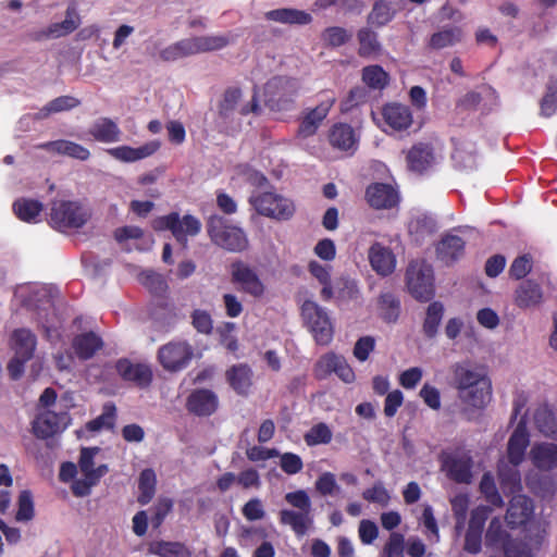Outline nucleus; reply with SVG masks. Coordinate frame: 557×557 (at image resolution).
I'll use <instances>...</instances> for the list:
<instances>
[{
	"label": "nucleus",
	"mask_w": 557,
	"mask_h": 557,
	"mask_svg": "<svg viewBox=\"0 0 557 557\" xmlns=\"http://www.w3.org/2000/svg\"><path fill=\"white\" fill-rule=\"evenodd\" d=\"M226 380L239 395H247L252 385V370L249 366L239 363L226 371Z\"/></svg>",
	"instance_id": "obj_31"
},
{
	"label": "nucleus",
	"mask_w": 557,
	"mask_h": 557,
	"mask_svg": "<svg viewBox=\"0 0 557 557\" xmlns=\"http://www.w3.org/2000/svg\"><path fill=\"white\" fill-rule=\"evenodd\" d=\"M199 53L223 49L233 41L230 34L208 35L196 37Z\"/></svg>",
	"instance_id": "obj_48"
},
{
	"label": "nucleus",
	"mask_w": 557,
	"mask_h": 557,
	"mask_svg": "<svg viewBox=\"0 0 557 557\" xmlns=\"http://www.w3.org/2000/svg\"><path fill=\"white\" fill-rule=\"evenodd\" d=\"M530 459L535 468L548 471L557 468V445L536 443L530 450Z\"/></svg>",
	"instance_id": "obj_28"
},
{
	"label": "nucleus",
	"mask_w": 557,
	"mask_h": 557,
	"mask_svg": "<svg viewBox=\"0 0 557 557\" xmlns=\"http://www.w3.org/2000/svg\"><path fill=\"white\" fill-rule=\"evenodd\" d=\"M434 227L435 224L433 219L422 213L413 215L408 224L409 233L413 235L417 240L431 234L434 231Z\"/></svg>",
	"instance_id": "obj_50"
},
{
	"label": "nucleus",
	"mask_w": 557,
	"mask_h": 557,
	"mask_svg": "<svg viewBox=\"0 0 557 557\" xmlns=\"http://www.w3.org/2000/svg\"><path fill=\"white\" fill-rule=\"evenodd\" d=\"M88 134L97 141L104 144L117 143L122 138V131L117 123L109 117H99L95 120Z\"/></svg>",
	"instance_id": "obj_27"
},
{
	"label": "nucleus",
	"mask_w": 557,
	"mask_h": 557,
	"mask_svg": "<svg viewBox=\"0 0 557 557\" xmlns=\"http://www.w3.org/2000/svg\"><path fill=\"white\" fill-rule=\"evenodd\" d=\"M532 511V502L524 495H516L510 500V505L507 510V523L512 527L521 525L528 521Z\"/></svg>",
	"instance_id": "obj_33"
},
{
	"label": "nucleus",
	"mask_w": 557,
	"mask_h": 557,
	"mask_svg": "<svg viewBox=\"0 0 557 557\" xmlns=\"http://www.w3.org/2000/svg\"><path fill=\"white\" fill-rule=\"evenodd\" d=\"M70 423L71 418L66 411L39 409L32 429L36 437L45 440L63 432Z\"/></svg>",
	"instance_id": "obj_12"
},
{
	"label": "nucleus",
	"mask_w": 557,
	"mask_h": 557,
	"mask_svg": "<svg viewBox=\"0 0 557 557\" xmlns=\"http://www.w3.org/2000/svg\"><path fill=\"white\" fill-rule=\"evenodd\" d=\"M443 315L444 305L442 302L433 301L428 306L422 324V332L425 337L431 339L437 335Z\"/></svg>",
	"instance_id": "obj_39"
},
{
	"label": "nucleus",
	"mask_w": 557,
	"mask_h": 557,
	"mask_svg": "<svg viewBox=\"0 0 557 557\" xmlns=\"http://www.w3.org/2000/svg\"><path fill=\"white\" fill-rule=\"evenodd\" d=\"M42 148L49 151L57 152L59 154H64L71 158H75L78 160H87L90 156V152L87 148L83 147L79 144L70 140H55L50 141L42 145Z\"/></svg>",
	"instance_id": "obj_40"
},
{
	"label": "nucleus",
	"mask_w": 557,
	"mask_h": 557,
	"mask_svg": "<svg viewBox=\"0 0 557 557\" xmlns=\"http://www.w3.org/2000/svg\"><path fill=\"white\" fill-rule=\"evenodd\" d=\"M232 281L240 285V288L255 297L264 293V285L257 273L243 262H235L231 265Z\"/></svg>",
	"instance_id": "obj_15"
},
{
	"label": "nucleus",
	"mask_w": 557,
	"mask_h": 557,
	"mask_svg": "<svg viewBox=\"0 0 557 557\" xmlns=\"http://www.w3.org/2000/svg\"><path fill=\"white\" fill-rule=\"evenodd\" d=\"M366 199L372 208L380 210L394 208L399 201V196L392 185L374 183L367 188Z\"/></svg>",
	"instance_id": "obj_18"
},
{
	"label": "nucleus",
	"mask_w": 557,
	"mask_h": 557,
	"mask_svg": "<svg viewBox=\"0 0 557 557\" xmlns=\"http://www.w3.org/2000/svg\"><path fill=\"white\" fill-rule=\"evenodd\" d=\"M149 553L158 557H191V552L180 542H153L149 545Z\"/></svg>",
	"instance_id": "obj_43"
},
{
	"label": "nucleus",
	"mask_w": 557,
	"mask_h": 557,
	"mask_svg": "<svg viewBox=\"0 0 557 557\" xmlns=\"http://www.w3.org/2000/svg\"><path fill=\"white\" fill-rule=\"evenodd\" d=\"M99 453L98 447H84L81 450L78 466L73 462L61 465L59 478L62 482H72L71 490L75 496H88L91 488L108 473V466L97 460Z\"/></svg>",
	"instance_id": "obj_2"
},
{
	"label": "nucleus",
	"mask_w": 557,
	"mask_h": 557,
	"mask_svg": "<svg viewBox=\"0 0 557 557\" xmlns=\"http://www.w3.org/2000/svg\"><path fill=\"white\" fill-rule=\"evenodd\" d=\"M330 144L342 151L354 152L357 149L358 136L354 128L345 123L335 124L329 135Z\"/></svg>",
	"instance_id": "obj_29"
},
{
	"label": "nucleus",
	"mask_w": 557,
	"mask_h": 557,
	"mask_svg": "<svg viewBox=\"0 0 557 557\" xmlns=\"http://www.w3.org/2000/svg\"><path fill=\"white\" fill-rule=\"evenodd\" d=\"M161 144L159 140L148 141L139 147L119 146L108 149V153L117 161L132 163L146 159L156 153Z\"/></svg>",
	"instance_id": "obj_21"
},
{
	"label": "nucleus",
	"mask_w": 557,
	"mask_h": 557,
	"mask_svg": "<svg viewBox=\"0 0 557 557\" xmlns=\"http://www.w3.org/2000/svg\"><path fill=\"white\" fill-rule=\"evenodd\" d=\"M233 178H239L253 186H261L267 180L262 173L250 168L248 164H238L234 169Z\"/></svg>",
	"instance_id": "obj_56"
},
{
	"label": "nucleus",
	"mask_w": 557,
	"mask_h": 557,
	"mask_svg": "<svg viewBox=\"0 0 557 557\" xmlns=\"http://www.w3.org/2000/svg\"><path fill=\"white\" fill-rule=\"evenodd\" d=\"M313 252L321 262L331 263L336 257L335 243L330 238L321 239L315 244Z\"/></svg>",
	"instance_id": "obj_63"
},
{
	"label": "nucleus",
	"mask_w": 557,
	"mask_h": 557,
	"mask_svg": "<svg viewBox=\"0 0 557 557\" xmlns=\"http://www.w3.org/2000/svg\"><path fill=\"white\" fill-rule=\"evenodd\" d=\"M285 500L297 510L282 509L281 523L290 527L297 536H304L313 522L309 495L304 490L289 492L285 495Z\"/></svg>",
	"instance_id": "obj_4"
},
{
	"label": "nucleus",
	"mask_w": 557,
	"mask_h": 557,
	"mask_svg": "<svg viewBox=\"0 0 557 557\" xmlns=\"http://www.w3.org/2000/svg\"><path fill=\"white\" fill-rule=\"evenodd\" d=\"M454 380L467 414L484 409L492 400V381L483 368L456 364Z\"/></svg>",
	"instance_id": "obj_1"
},
{
	"label": "nucleus",
	"mask_w": 557,
	"mask_h": 557,
	"mask_svg": "<svg viewBox=\"0 0 557 557\" xmlns=\"http://www.w3.org/2000/svg\"><path fill=\"white\" fill-rule=\"evenodd\" d=\"M381 115L385 123L383 129L388 132H404L407 131L413 123L412 112L409 107L391 102L382 108Z\"/></svg>",
	"instance_id": "obj_14"
},
{
	"label": "nucleus",
	"mask_w": 557,
	"mask_h": 557,
	"mask_svg": "<svg viewBox=\"0 0 557 557\" xmlns=\"http://www.w3.org/2000/svg\"><path fill=\"white\" fill-rule=\"evenodd\" d=\"M173 508V500L169 497H159L153 507L151 522L154 527L161 525L165 517L171 512Z\"/></svg>",
	"instance_id": "obj_62"
},
{
	"label": "nucleus",
	"mask_w": 557,
	"mask_h": 557,
	"mask_svg": "<svg viewBox=\"0 0 557 557\" xmlns=\"http://www.w3.org/2000/svg\"><path fill=\"white\" fill-rule=\"evenodd\" d=\"M486 542L492 545L504 542L506 557H533L524 544L515 541H504V532L498 519L491 521L486 533Z\"/></svg>",
	"instance_id": "obj_20"
},
{
	"label": "nucleus",
	"mask_w": 557,
	"mask_h": 557,
	"mask_svg": "<svg viewBox=\"0 0 557 557\" xmlns=\"http://www.w3.org/2000/svg\"><path fill=\"white\" fill-rule=\"evenodd\" d=\"M258 109L255 96L249 101L244 102L243 94L239 89H230L225 92L221 102L220 114L224 117H228L236 112L246 115L251 112H258Z\"/></svg>",
	"instance_id": "obj_19"
},
{
	"label": "nucleus",
	"mask_w": 557,
	"mask_h": 557,
	"mask_svg": "<svg viewBox=\"0 0 557 557\" xmlns=\"http://www.w3.org/2000/svg\"><path fill=\"white\" fill-rule=\"evenodd\" d=\"M335 296L334 298L339 304H347L350 301H357L360 296L358 284L355 280L350 277H341L334 287Z\"/></svg>",
	"instance_id": "obj_46"
},
{
	"label": "nucleus",
	"mask_w": 557,
	"mask_h": 557,
	"mask_svg": "<svg viewBox=\"0 0 557 557\" xmlns=\"http://www.w3.org/2000/svg\"><path fill=\"white\" fill-rule=\"evenodd\" d=\"M332 440V431L324 423L312 426L305 435V441L309 446L327 444Z\"/></svg>",
	"instance_id": "obj_55"
},
{
	"label": "nucleus",
	"mask_w": 557,
	"mask_h": 557,
	"mask_svg": "<svg viewBox=\"0 0 557 557\" xmlns=\"http://www.w3.org/2000/svg\"><path fill=\"white\" fill-rule=\"evenodd\" d=\"M248 201L258 214L271 219L287 220L295 212L290 199L273 191H253Z\"/></svg>",
	"instance_id": "obj_7"
},
{
	"label": "nucleus",
	"mask_w": 557,
	"mask_h": 557,
	"mask_svg": "<svg viewBox=\"0 0 557 557\" xmlns=\"http://www.w3.org/2000/svg\"><path fill=\"white\" fill-rule=\"evenodd\" d=\"M157 475L152 469H145L138 480V503L147 505L156 494Z\"/></svg>",
	"instance_id": "obj_47"
},
{
	"label": "nucleus",
	"mask_w": 557,
	"mask_h": 557,
	"mask_svg": "<svg viewBox=\"0 0 557 557\" xmlns=\"http://www.w3.org/2000/svg\"><path fill=\"white\" fill-rule=\"evenodd\" d=\"M494 90L490 87H481L479 90L466 94L459 101V106L465 109H474L479 107L483 98L492 97Z\"/></svg>",
	"instance_id": "obj_60"
},
{
	"label": "nucleus",
	"mask_w": 557,
	"mask_h": 557,
	"mask_svg": "<svg viewBox=\"0 0 557 557\" xmlns=\"http://www.w3.org/2000/svg\"><path fill=\"white\" fill-rule=\"evenodd\" d=\"M362 81L373 89H383L388 84V74L379 65L366 66Z\"/></svg>",
	"instance_id": "obj_49"
},
{
	"label": "nucleus",
	"mask_w": 557,
	"mask_h": 557,
	"mask_svg": "<svg viewBox=\"0 0 557 557\" xmlns=\"http://www.w3.org/2000/svg\"><path fill=\"white\" fill-rule=\"evenodd\" d=\"M81 24V17L74 8L66 10L65 18L60 23H53L42 32L47 38H60L74 32Z\"/></svg>",
	"instance_id": "obj_38"
},
{
	"label": "nucleus",
	"mask_w": 557,
	"mask_h": 557,
	"mask_svg": "<svg viewBox=\"0 0 557 557\" xmlns=\"http://www.w3.org/2000/svg\"><path fill=\"white\" fill-rule=\"evenodd\" d=\"M341 357V355H336L334 352H327L321 356L314 367L315 376L319 379H325L331 373H335Z\"/></svg>",
	"instance_id": "obj_52"
},
{
	"label": "nucleus",
	"mask_w": 557,
	"mask_h": 557,
	"mask_svg": "<svg viewBox=\"0 0 557 557\" xmlns=\"http://www.w3.org/2000/svg\"><path fill=\"white\" fill-rule=\"evenodd\" d=\"M543 300L541 287L531 282L521 283L515 290L513 301L521 309H529L539 306Z\"/></svg>",
	"instance_id": "obj_30"
},
{
	"label": "nucleus",
	"mask_w": 557,
	"mask_h": 557,
	"mask_svg": "<svg viewBox=\"0 0 557 557\" xmlns=\"http://www.w3.org/2000/svg\"><path fill=\"white\" fill-rule=\"evenodd\" d=\"M453 159L455 164L463 170H472L478 165L475 146L470 141H463L456 146Z\"/></svg>",
	"instance_id": "obj_44"
},
{
	"label": "nucleus",
	"mask_w": 557,
	"mask_h": 557,
	"mask_svg": "<svg viewBox=\"0 0 557 557\" xmlns=\"http://www.w3.org/2000/svg\"><path fill=\"white\" fill-rule=\"evenodd\" d=\"M208 232L214 244L230 251H242L248 245L244 231L238 226L227 224L221 216L210 218Z\"/></svg>",
	"instance_id": "obj_8"
},
{
	"label": "nucleus",
	"mask_w": 557,
	"mask_h": 557,
	"mask_svg": "<svg viewBox=\"0 0 557 557\" xmlns=\"http://www.w3.org/2000/svg\"><path fill=\"white\" fill-rule=\"evenodd\" d=\"M404 535L393 532L383 549L384 557H404Z\"/></svg>",
	"instance_id": "obj_64"
},
{
	"label": "nucleus",
	"mask_w": 557,
	"mask_h": 557,
	"mask_svg": "<svg viewBox=\"0 0 557 557\" xmlns=\"http://www.w3.org/2000/svg\"><path fill=\"white\" fill-rule=\"evenodd\" d=\"M13 209L17 218L27 223L41 220L42 203L38 200L22 198L14 202Z\"/></svg>",
	"instance_id": "obj_41"
},
{
	"label": "nucleus",
	"mask_w": 557,
	"mask_h": 557,
	"mask_svg": "<svg viewBox=\"0 0 557 557\" xmlns=\"http://www.w3.org/2000/svg\"><path fill=\"white\" fill-rule=\"evenodd\" d=\"M369 261L372 269L382 276L392 274L396 268L394 252L380 243H375L370 247Z\"/></svg>",
	"instance_id": "obj_25"
},
{
	"label": "nucleus",
	"mask_w": 557,
	"mask_h": 557,
	"mask_svg": "<svg viewBox=\"0 0 557 557\" xmlns=\"http://www.w3.org/2000/svg\"><path fill=\"white\" fill-rule=\"evenodd\" d=\"M35 517L33 496L29 491H23L18 495L15 520L21 523L29 522Z\"/></svg>",
	"instance_id": "obj_51"
},
{
	"label": "nucleus",
	"mask_w": 557,
	"mask_h": 557,
	"mask_svg": "<svg viewBox=\"0 0 557 557\" xmlns=\"http://www.w3.org/2000/svg\"><path fill=\"white\" fill-rule=\"evenodd\" d=\"M466 34V28L462 25L444 26L430 36L426 48L432 51L451 48L461 44Z\"/></svg>",
	"instance_id": "obj_16"
},
{
	"label": "nucleus",
	"mask_w": 557,
	"mask_h": 557,
	"mask_svg": "<svg viewBox=\"0 0 557 557\" xmlns=\"http://www.w3.org/2000/svg\"><path fill=\"white\" fill-rule=\"evenodd\" d=\"M406 286L410 295L419 301H429L435 293L433 268L425 260L409 263L406 271Z\"/></svg>",
	"instance_id": "obj_6"
},
{
	"label": "nucleus",
	"mask_w": 557,
	"mask_h": 557,
	"mask_svg": "<svg viewBox=\"0 0 557 557\" xmlns=\"http://www.w3.org/2000/svg\"><path fill=\"white\" fill-rule=\"evenodd\" d=\"M530 445V435L525 423L520 421L511 433L507 444V459L512 466L509 468L505 463L498 467V476L504 486L513 492L520 488V473L517 467L522 463L525 458L527 448Z\"/></svg>",
	"instance_id": "obj_3"
},
{
	"label": "nucleus",
	"mask_w": 557,
	"mask_h": 557,
	"mask_svg": "<svg viewBox=\"0 0 557 557\" xmlns=\"http://www.w3.org/2000/svg\"><path fill=\"white\" fill-rule=\"evenodd\" d=\"M304 322L319 344H327L333 337V324L327 311L313 300H307L301 306Z\"/></svg>",
	"instance_id": "obj_9"
},
{
	"label": "nucleus",
	"mask_w": 557,
	"mask_h": 557,
	"mask_svg": "<svg viewBox=\"0 0 557 557\" xmlns=\"http://www.w3.org/2000/svg\"><path fill=\"white\" fill-rule=\"evenodd\" d=\"M198 53L196 37H189L165 47L161 50L160 57L164 61L173 62Z\"/></svg>",
	"instance_id": "obj_34"
},
{
	"label": "nucleus",
	"mask_w": 557,
	"mask_h": 557,
	"mask_svg": "<svg viewBox=\"0 0 557 557\" xmlns=\"http://www.w3.org/2000/svg\"><path fill=\"white\" fill-rule=\"evenodd\" d=\"M72 347L78 359L87 360L102 347V341L95 333H85L73 339Z\"/></svg>",
	"instance_id": "obj_36"
},
{
	"label": "nucleus",
	"mask_w": 557,
	"mask_h": 557,
	"mask_svg": "<svg viewBox=\"0 0 557 557\" xmlns=\"http://www.w3.org/2000/svg\"><path fill=\"white\" fill-rule=\"evenodd\" d=\"M534 423L543 435L557 438V414L547 406H541L535 410Z\"/></svg>",
	"instance_id": "obj_42"
},
{
	"label": "nucleus",
	"mask_w": 557,
	"mask_h": 557,
	"mask_svg": "<svg viewBox=\"0 0 557 557\" xmlns=\"http://www.w3.org/2000/svg\"><path fill=\"white\" fill-rule=\"evenodd\" d=\"M471 458L468 455L449 458L444 462V469L447 474L455 481L469 483L471 480Z\"/></svg>",
	"instance_id": "obj_37"
},
{
	"label": "nucleus",
	"mask_w": 557,
	"mask_h": 557,
	"mask_svg": "<svg viewBox=\"0 0 557 557\" xmlns=\"http://www.w3.org/2000/svg\"><path fill=\"white\" fill-rule=\"evenodd\" d=\"M406 161L411 171L422 173L431 169L436 163L437 158L431 146L417 144L407 151Z\"/></svg>",
	"instance_id": "obj_26"
},
{
	"label": "nucleus",
	"mask_w": 557,
	"mask_h": 557,
	"mask_svg": "<svg viewBox=\"0 0 557 557\" xmlns=\"http://www.w3.org/2000/svg\"><path fill=\"white\" fill-rule=\"evenodd\" d=\"M360 48L359 53L361 55H372L380 50V45L376 40V36L369 29H362L358 34Z\"/></svg>",
	"instance_id": "obj_59"
},
{
	"label": "nucleus",
	"mask_w": 557,
	"mask_h": 557,
	"mask_svg": "<svg viewBox=\"0 0 557 557\" xmlns=\"http://www.w3.org/2000/svg\"><path fill=\"white\" fill-rule=\"evenodd\" d=\"M463 249V239L457 235L448 234L437 244L436 255L442 262L449 264L462 256Z\"/></svg>",
	"instance_id": "obj_32"
},
{
	"label": "nucleus",
	"mask_w": 557,
	"mask_h": 557,
	"mask_svg": "<svg viewBox=\"0 0 557 557\" xmlns=\"http://www.w3.org/2000/svg\"><path fill=\"white\" fill-rule=\"evenodd\" d=\"M11 347L18 358L29 360L36 348V336L29 330H16L11 337Z\"/></svg>",
	"instance_id": "obj_35"
},
{
	"label": "nucleus",
	"mask_w": 557,
	"mask_h": 557,
	"mask_svg": "<svg viewBox=\"0 0 557 557\" xmlns=\"http://www.w3.org/2000/svg\"><path fill=\"white\" fill-rule=\"evenodd\" d=\"M334 103V96H325L314 109L310 110L305 115L298 129V136L307 138L315 134L321 122L326 117Z\"/></svg>",
	"instance_id": "obj_17"
},
{
	"label": "nucleus",
	"mask_w": 557,
	"mask_h": 557,
	"mask_svg": "<svg viewBox=\"0 0 557 557\" xmlns=\"http://www.w3.org/2000/svg\"><path fill=\"white\" fill-rule=\"evenodd\" d=\"M153 227L159 231L170 230L175 239L185 247L188 238L199 234L201 222L189 214L180 216L178 213H171L154 220Z\"/></svg>",
	"instance_id": "obj_10"
},
{
	"label": "nucleus",
	"mask_w": 557,
	"mask_h": 557,
	"mask_svg": "<svg viewBox=\"0 0 557 557\" xmlns=\"http://www.w3.org/2000/svg\"><path fill=\"white\" fill-rule=\"evenodd\" d=\"M315 488L323 496H334L339 492L335 475L331 472H324L318 478Z\"/></svg>",
	"instance_id": "obj_61"
},
{
	"label": "nucleus",
	"mask_w": 557,
	"mask_h": 557,
	"mask_svg": "<svg viewBox=\"0 0 557 557\" xmlns=\"http://www.w3.org/2000/svg\"><path fill=\"white\" fill-rule=\"evenodd\" d=\"M115 408L112 405L104 406L101 416L87 423L86 429L90 432H97L102 429H110L114 423Z\"/></svg>",
	"instance_id": "obj_58"
},
{
	"label": "nucleus",
	"mask_w": 557,
	"mask_h": 557,
	"mask_svg": "<svg viewBox=\"0 0 557 557\" xmlns=\"http://www.w3.org/2000/svg\"><path fill=\"white\" fill-rule=\"evenodd\" d=\"M299 84L288 77H273L263 87L265 103L272 110H281L297 94Z\"/></svg>",
	"instance_id": "obj_11"
},
{
	"label": "nucleus",
	"mask_w": 557,
	"mask_h": 557,
	"mask_svg": "<svg viewBox=\"0 0 557 557\" xmlns=\"http://www.w3.org/2000/svg\"><path fill=\"white\" fill-rule=\"evenodd\" d=\"M368 92L363 87H354L341 102V110L349 112L367 101Z\"/></svg>",
	"instance_id": "obj_57"
},
{
	"label": "nucleus",
	"mask_w": 557,
	"mask_h": 557,
	"mask_svg": "<svg viewBox=\"0 0 557 557\" xmlns=\"http://www.w3.org/2000/svg\"><path fill=\"white\" fill-rule=\"evenodd\" d=\"M268 20L289 24H308L311 21L309 13L293 9H278L269 11L265 14Z\"/></svg>",
	"instance_id": "obj_45"
},
{
	"label": "nucleus",
	"mask_w": 557,
	"mask_h": 557,
	"mask_svg": "<svg viewBox=\"0 0 557 557\" xmlns=\"http://www.w3.org/2000/svg\"><path fill=\"white\" fill-rule=\"evenodd\" d=\"M307 270L310 276L321 285L320 296L322 300L330 301L334 299L335 290L332 285V264L319 260H310Z\"/></svg>",
	"instance_id": "obj_23"
},
{
	"label": "nucleus",
	"mask_w": 557,
	"mask_h": 557,
	"mask_svg": "<svg viewBox=\"0 0 557 557\" xmlns=\"http://www.w3.org/2000/svg\"><path fill=\"white\" fill-rule=\"evenodd\" d=\"M218 406L219 399L215 393L205 388L194 391L186 401L187 410L199 417L214 413Z\"/></svg>",
	"instance_id": "obj_24"
},
{
	"label": "nucleus",
	"mask_w": 557,
	"mask_h": 557,
	"mask_svg": "<svg viewBox=\"0 0 557 557\" xmlns=\"http://www.w3.org/2000/svg\"><path fill=\"white\" fill-rule=\"evenodd\" d=\"M78 106V100L74 97L63 96L50 101L38 113L39 117H47L51 113H57L65 110L73 109Z\"/></svg>",
	"instance_id": "obj_53"
},
{
	"label": "nucleus",
	"mask_w": 557,
	"mask_h": 557,
	"mask_svg": "<svg viewBox=\"0 0 557 557\" xmlns=\"http://www.w3.org/2000/svg\"><path fill=\"white\" fill-rule=\"evenodd\" d=\"M90 215V210L78 201L55 200L51 205L49 224L65 233L83 227Z\"/></svg>",
	"instance_id": "obj_5"
},
{
	"label": "nucleus",
	"mask_w": 557,
	"mask_h": 557,
	"mask_svg": "<svg viewBox=\"0 0 557 557\" xmlns=\"http://www.w3.org/2000/svg\"><path fill=\"white\" fill-rule=\"evenodd\" d=\"M193 357V349L188 343L175 341L159 348L158 359L168 371H180L184 369Z\"/></svg>",
	"instance_id": "obj_13"
},
{
	"label": "nucleus",
	"mask_w": 557,
	"mask_h": 557,
	"mask_svg": "<svg viewBox=\"0 0 557 557\" xmlns=\"http://www.w3.org/2000/svg\"><path fill=\"white\" fill-rule=\"evenodd\" d=\"M116 371L122 379L140 387L148 386L152 380V371L147 363L123 359L116 363Z\"/></svg>",
	"instance_id": "obj_22"
},
{
	"label": "nucleus",
	"mask_w": 557,
	"mask_h": 557,
	"mask_svg": "<svg viewBox=\"0 0 557 557\" xmlns=\"http://www.w3.org/2000/svg\"><path fill=\"white\" fill-rule=\"evenodd\" d=\"M557 111V79L549 81L546 94L541 101V114L549 117Z\"/></svg>",
	"instance_id": "obj_54"
}]
</instances>
